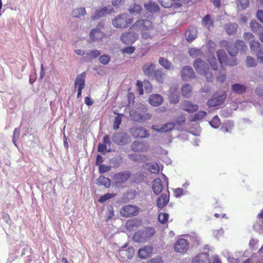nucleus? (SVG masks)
I'll return each mask as SVG.
<instances>
[{
  "label": "nucleus",
  "instance_id": "nucleus-8",
  "mask_svg": "<svg viewBox=\"0 0 263 263\" xmlns=\"http://www.w3.org/2000/svg\"><path fill=\"white\" fill-rule=\"evenodd\" d=\"M86 73L82 72L78 74L75 80L74 88L77 89V97L80 98L81 96L82 90L85 87Z\"/></svg>",
  "mask_w": 263,
  "mask_h": 263
},
{
  "label": "nucleus",
  "instance_id": "nucleus-32",
  "mask_svg": "<svg viewBox=\"0 0 263 263\" xmlns=\"http://www.w3.org/2000/svg\"><path fill=\"white\" fill-rule=\"evenodd\" d=\"M101 54V52L98 50H93L86 54L85 57L86 61H91L92 60L99 57Z\"/></svg>",
  "mask_w": 263,
  "mask_h": 263
},
{
  "label": "nucleus",
  "instance_id": "nucleus-31",
  "mask_svg": "<svg viewBox=\"0 0 263 263\" xmlns=\"http://www.w3.org/2000/svg\"><path fill=\"white\" fill-rule=\"evenodd\" d=\"M250 49L252 51L257 52V53L262 50V48L260 44L257 41L253 40L249 43Z\"/></svg>",
  "mask_w": 263,
  "mask_h": 263
},
{
  "label": "nucleus",
  "instance_id": "nucleus-28",
  "mask_svg": "<svg viewBox=\"0 0 263 263\" xmlns=\"http://www.w3.org/2000/svg\"><path fill=\"white\" fill-rule=\"evenodd\" d=\"M145 241L152 237L155 233V230L152 227H146L141 230Z\"/></svg>",
  "mask_w": 263,
  "mask_h": 263
},
{
  "label": "nucleus",
  "instance_id": "nucleus-51",
  "mask_svg": "<svg viewBox=\"0 0 263 263\" xmlns=\"http://www.w3.org/2000/svg\"><path fill=\"white\" fill-rule=\"evenodd\" d=\"M142 7L140 5L134 4L129 9L130 13H140L142 11Z\"/></svg>",
  "mask_w": 263,
  "mask_h": 263
},
{
  "label": "nucleus",
  "instance_id": "nucleus-56",
  "mask_svg": "<svg viewBox=\"0 0 263 263\" xmlns=\"http://www.w3.org/2000/svg\"><path fill=\"white\" fill-rule=\"evenodd\" d=\"M246 65L248 67H253L256 65V62L254 58L249 56L247 58Z\"/></svg>",
  "mask_w": 263,
  "mask_h": 263
},
{
  "label": "nucleus",
  "instance_id": "nucleus-49",
  "mask_svg": "<svg viewBox=\"0 0 263 263\" xmlns=\"http://www.w3.org/2000/svg\"><path fill=\"white\" fill-rule=\"evenodd\" d=\"M169 215L168 214L161 212L159 214L158 220L162 224L166 223L168 221Z\"/></svg>",
  "mask_w": 263,
  "mask_h": 263
},
{
  "label": "nucleus",
  "instance_id": "nucleus-57",
  "mask_svg": "<svg viewBox=\"0 0 263 263\" xmlns=\"http://www.w3.org/2000/svg\"><path fill=\"white\" fill-rule=\"evenodd\" d=\"M111 170V166L105 164H100L99 167V171L100 174H104L109 172Z\"/></svg>",
  "mask_w": 263,
  "mask_h": 263
},
{
  "label": "nucleus",
  "instance_id": "nucleus-25",
  "mask_svg": "<svg viewBox=\"0 0 263 263\" xmlns=\"http://www.w3.org/2000/svg\"><path fill=\"white\" fill-rule=\"evenodd\" d=\"M146 10L152 13H156L159 11L160 8L158 5L154 2H150L148 4H144Z\"/></svg>",
  "mask_w": 263,
  "mask_h": 263
},
{
  "label": "nucleus",
  "instance_id": "nucleus-45",
  "mask_svg": "<svg viewBox=\"0 0 263 263\" xmlns=\"http://www.w3.org/2000/svg\"><path fill=\"white\" fill-rule=\"evenodd\" d=\"M189 245V243L187 239L181 237L177 240L174 247H187Z\"/></svg>",
  "mask_w": 263,
  "mask_h": 263
},
{
  "label": "nucleus",
  "instance_id": "nucleus-7",
  "mask_svg": "<svg viewBox=\"0 0 263 263\" xmlns=\"http://www.w3.org/2000/svg\"><path fill=\"white\" fill-rule=\"evenodd\" d=\"M139 208L136 206L130 204L123 206L120 210V213L124 217H130L138 214Z\"/></svg>",
  "mask_w": 263,
  "mask_h": 263
},
{
  "label": "nucleus",
  "instance_id": "nucleus-26",
  "mask_svg": "<svg viewBox=\"0 0 263 263\" xmlns=\"http://www.w3.org/2000/svg\"><path fill=\"white\" fill-rule=\"evenodd\" d=\"M145 166L152 174H158L160 171V166L156 162L147 163L145 164Z\"/></svg>",
  "mask_w": 263,
  "mask_h": 263
},
{
  "label": "nucleus",
  "instance_id": "nucleus-55",
  "mask_svg": "<svg viewBox=\"0 0 263 263\" xmlns=\"http://www.w3.org/2000/svg\"><path fill=\"white\" fill-rule=\"evenodd\" d=\"M120 116H118L115 117V121L114 122L113 127L115 129H118L119 128V126L121 123V116L122 114L120 115Z\"/></svg>",
  "mask_w": 263,
  "mask_h": 263
},
{
  "label": "nucleus",
  "instance_id": "nucleus-50",
  "mask_svg": "<svg viewBox=\"0 0 263 263\" xmlns=\"http://www.w3.org/2000/svg\"><path fill=\"white\" fill-rule=\"evenodd\" d=\"M100 62L104 65H107L110 61V57L107 54H103L99 56V58Z\"/></svg>",
  "mask_w": 263,
  "mask_h": 263
},
{
  "label": "nucleus",
  "instance_id": "nucleus-17",
  "mask_svg": "<svg viewBox=\"0 0 263 263\" xmlns=\"http://www.w3.org/2000/svg\"><path fill=\"white\" fill-rule=\"evenodd\" d=\"M197 37V30L196 27L191 26L186 31L185 39L188 42H192Z\"/></svg>",
  "mask_w": 263,
  "mask_h": 263
},
{
  "label": "nucleus",
  "instance_id": "nucleus-34",
  "mask_svg": "<svg viewBox=\"0 0 263 263\" xmlns=\"http://www.w3.org/2000/svg\"><path fill=\"white\" fill-rule=\"evenodd\" d=\"M165 73L162 68H159L156 70L154 73V76L157 81L163 83Z\"/></svg>",
  "mask_w": 263,
  "mask_h": 263
},
{
  "label": "nucleus",
  "instance_id": "nucleus-18",
  "mask_svg": "<svg viewBox=\"0 0 263 263\" xmlns=\"http://www.w3.org/2000/svg\"><path fill=\"white\" fill-rule=\"evenodd\" d=\"M132 135L136 138H144L149 136L148 132L144 127L135 128L132 130Z\"/></svg>",
  "mask_w": 263,
  "mask_h": 263
},
{
  "label": "nucleus",
  "instance_id": "nucleus-62",
  "mask_svg": "<svg viewBox=\"0 0 263 263\" xmlns=\"http://www.w3.org/2000/svg\"><path fill=\"white\" fill-rule=\"evenodd\" d=\"M183 190L181 188H177L174 190V195L176 197H180L183 195Z\"/></svg>",
  "mask_w": 263,
  "mask_h": 263
},
{
  "label": "nucleus",
  "instance_id": "nucleus-48",
  "mask_svg": "<svg viewBox=\"0 0 263 263\" xmlns=\"http://www.w3.org/2000/svg\"><path fill=\"white\" fill-rule=\"evenodd\" d=\"M209 123L211 126L215 128H218L221 124L220 120L217 116H215L213 117Z\"/></svg>",
  "mask_w": 263,
  "mask_h": 263
},
{
  "label": "nucleus",
  "instance_id": "nucleus-39",
  "mask_svg": "<svg viewBox=\"0 0 263 263\" xmlns=\"http://www.w3.org/2000/svg\"><path fill=\"white\" fill-rule=\"evenodd\" d=\"M107 13V9L106 7H104L101 10H97L95 14L91 16L93 20H97L100 17L104 16Z\"/></svg>",
  "mask_w": 263,
  "mask_h": 263
},
{
  "label": "nucleus",
  "instance_id": "nucleus-54",
  "mask_svg": "<svg viewBox=\"0 0 263 263\" xmlns=\"http://www.w3.org/2000/svg\"><path fill=\"white\" fill-rule=\"evenodd\" d=\"M135 49L136 48L134 46H128L121 49V51L123 54L127 53L128 54H130L134 52Z\"/></svg>",
  "mask_w": 263,
  "mask_h": 263
},
{
  "label": "nucleus",
  "instance_id": "nucleus-35",
  "mask_svg": "<svg viewBox=\"0 0 263 263\" xmlns=\"http://www.w3.org/2000/svg\"><path fill=\"white\" fill-rule=\"evenodd\" d=\"M250 28L252 31L258 33L263 31V26L257 23L256 21H253L250 23Z\"/></svg>",
  "mask_w": 263,
  "mask_h": 263
},
{
  "label": "nucleus",
  "instance_id": "nucleus-44",
  "mask_svg": "<svg viewBox=\"0 0 263 263\" xmlns=\"http://www.w3.org/2000/svg\"><path fill=\"white\" fill-rule=\"evenodd\" d=\"M233 128V124L230 121L224 123L221 127V130L223 133L231 132Z\"/></svg>",
  "mask_w": 263,
  "mask_h": 263
},
{
  "label": "nucleus",
  "instance_id": "nucleus-46",
  "mask_svg": "<svg viewBox=\"0 0 263 263\" xmlns=\"http://www.w3.org/2000/svg\"><path fill=\"white\" fill-rule=\"evenodd\" d=\"M235 45L236 47L238 49V51H245L247 49V45L242 40H237Z\"/></svg>",
  "mask_w": 263,
  "mask_h": 263
},
{
  "label": "nucleus",
  "instance_id": "nucleus-3",
  "mask_svg": "<svg viewBox=\"0 0 263 263\" xmlns=\"http://www.w3.org/2000/svg\"><path fill=\"white\" fill-rule=\"evenodd\" d=\"M226 49L232 57L230 59H228L227 55L223 50L219 49L216 52L217 56L221 66L223 67L224 66H233L236 65L237 61L234 57L237 54L238 49L234 45L227 46Z\"/></svg>",
  "mask_w": 263,
  "mask_h": 263
},
{
  "label": "nucleus",
  "instance_id": "nucleus-15",
  "mask_svg": "<svg viewBox=\"0 0 263 263\" xmlns=\"http://www.w3.org/2000/svg\"><path fill=\"white\" fill-rule=\"evenodd\" d=\"M128 136L126 134L122 133H117L113 135L112 137V141L118 144L123 145L127 141Z\"/></svg>",
  "mask_w": 263,
  "mask_h": 263
},
{
  "label": "nucleus",
  "instance_id": "nucleus-60",
  "mask_svg": "<svg viewBox=\"0 0 263 263\" xmlns=\"http://www.w3.org/2000/svg\"><path fill=\"white\" fill-rule=\"evenodd\" d=\"M136 221L133 219L128 220L126 223V226L128 228L133 229L136 226Z\"/></svg>",
  "mask_w": 263,
  "mask_h": 263
},
{
  "label": "nucleus",
  "instance_id": "nucleus-23",
  "mask_svg": "<svg viewBox=\"0 0 263 263\" xmlns=\"http://www.w3.org/2000/svg\"><path fill=\"white\" fill-rule=\"evenodd\" d=\"M153 252V248H141L138 252L139 257L141 259H146L149 257Z\"/></svg>",
  "mask_w": 263,
  "mask_h": 263
},
{
  "label": "nucleus",
  "instance_id": "nucleus-24",
  "mask_svg": "<svg viewBox=\"0 0 263 263\" xmlns=\"http://www.w3.org/2000/svg\"><path fill=\"white\" fill-rule=\"evenodd\" d=\"M155 71V65L153 63L145 64L143 66V71L146 76H152Z\"/></svg>",
  "mask_w": 263,
  "mask_h": 263
},
{
  "label": "nucleus",
  "instance_id": "nucleus-43",
  "mask_svg": "<svg viewBox=\"0 0 263 263\" xmlns=\"http://www.w3.org/2000/svg\"><path fill=\"white\" fill-rule=\"evenodd\" d=\"M86 11L84 8H79L73 9L72 12V15L74 17H80L85 14Z\"/></svg>",
  "mask_w": 263,
  "mask_h": 263
},
{
  "label": "nucleus",
  "instance_id": "nucleus-33",
  "mask_svg": "<svg viewBox=\"0 0 263 263\" xmlns=\"http://www.w3.org/2000/svg\"><path fill=\"white\" fill-rule=\"evenodd\" d=\"M232 90L236 93L242 94L246 91L245 85L240 84H235L232 86Z\"/></svg>",
  "mask_w": 263,
  "mask_h": 263
},
{
  "label": "nucleus",
  "instance_id": "nucleus-21",
  "mask_svg": "<svg viewBox=\"0 0 263 263\" xmlns=\"http://www.w3.org/2000/svg\"><path fill=\"white\" fill-rule=\"evenodd\" d=\"M131 147L132 150L135 152H141L147 150L145 143L138 141L133 142L131 145Z\"/></svg>",
  "mask_w": 263,
  "mask_h": 263
},
{
  "label": "nucleus",
  "instance_id": "nucleus-38",
  "mask_svg": "<svg viewBox=\"0 0 263 263\" xmlns=\"http://www.w3.org/2000/svg\"><path fill=\"white\" fill-rule=\"evenodd\" d=\"M208 258V254L205 253H201L195 256L192 263H204Z\"/></svg>",
  "mask_w": 263,
  "mask_h": 263
},
{
  "label": "nucleus",
  "instance_id": "nucleus-37",
  "mask_svg": "<svg viewBox=\"0 0 263 263\" xmlns=\"http://www.w3.org/2000/svg\"><path fill=\"white\" fill-rule=\"evenodd\" d=\"M98 183L100 185H103L106 188H108L110 186V180L108 178L104 176H100L98 179Z\"/></svg>",
  "mask_w": 263,
  "mask_h": 263
},
{
  "label": "nucleus",
  "instance_id": "nucleus-58",
  "mask_svg": "<svg viewBox=\"0 0 263 263\" xmlns=\"http://www.w3.org/2000/svg\"><path fill=\"white\" fill-rule=\"evenodd\" d=\"M98 151L102 154H105L107 152V146L103 143H99L98 147ZM107 152H110V151L108 150Z\"/></svg>",
  "mask_w": 263,
  "mask_h": 263
},
{
  "label": "nucleus",
  "instance_id": "nucleus-61",
  "mask_svg": "<svg viewBox=\"0 0 263 263\" xmlns=\"http://www.w3.org/2000/svg\"><path fill=\"white\" fill-rule=\"evenodd\" d=\"M137 90L139 91V95H142L143 94L142 82L139 80H138L137 82Z\"/></svg>",
  "mask_w": 263,
  "mask_h": 263
},
{
  "label": "nucleus",
  "instance_id": "nucleus-10",
  "mask_svg": "<svg viewBox=\"0 0 263 263\" xmlns=\"http://www.w3.org/2000/svg\"><path fill=\"white\" fill-rule=\"evenodd\" d=\"M226 97V92H222L221 95L214 94L212 98L208 101L207 105L210 107H216L222 104Z\"/></svg>",
  "mask_w": 263,
  "mask_h": 263
},
{
  "label": "nucleus",
  "instance_id": "nucleus-16",
  "mask_svg": "<svg viewBox=\"0 0 263 263\" xmlns=\"http://www.w3.org/2000/svg\"><path fill=\"white\" fill-rule=\"evenodd\" d=\"M182 109L187 112H194L198 109V106L189 101H184L181 103Z\"/></svg>",
  "mask_w": 263,
  "mask_h": 263
},
{
  "label": "nucleus",
  "instance_id": "nucleus-40",
  "mask_svg": "<svg viewBox=\"0 0 263 263\" xmlns=\"http://www.w3.org/2000/svg\"><path fill=\"white\" fill-rule=\"evenodd\" d=\"M159 63L166 69H171L173 67L172 64L164 58L160 57L159 59Z\"/></svg>",
  "mask_w": 263,
  "mask_h": 263
},
{
  "label": "nucleus",
  "instance_id": "nucleus-29",
  "mask_svg": "<svg viewBox=\"0 0 263 263\" xmlns=\"http://www.w3.org/2000/svg\"><path fill=\"white\" fill-rule=\"evenodd\" d=\"M202 24L208 29L214 26V22L211 19L210 14H206L202 18Z\"/></svg>",
  "mask_w": 263,
  "mask_h": 263
},
{
  "label": "nucleus",
  "instance_id": "nucleus-52",
  "mask_svg": "<svg viewBox=\"0 0 263 263\" xmlns=\"http://www.w3.org/2000/svg\"><path fill=\"white\" fill-rule=\"evenodd\" d=\"M115 196H116L115 194H110V193L105 194L104 195L101 196L100 197V198L99 199V201L101 203L104 202L107 200L111 198H113Z\"/></svg>",
  "mask_w": 263,
  "mask_h": 263
},
{
  "label": "nucleus",
  "instance_id": "nucleus-12",
  "mask_svg": "<svg viewBox=\"0 0 263 263\" xmlns=\"http://www.w3.org/2000/svg\"><path fill=\"white\" fill-rule=\"evenodd\" d=\"M131 175L129 171L121 172L116 174L114 179L116 184L120 185L125 183L131 177Z\"/></svg>",
  "mask_w": 263,
  "mask_h": 263
},
{
  "label": "nucleus",
  "instance_id": "nucleus-2",
  "mask_svg": "<svg viewBox=\"0 0 263 263\" xmlns=\"http://www.w3.org/2000/svg\"><path fill=\"white\" fill-rule=\"evenodd\" d=\"M130 29L140 30L143 39H152L156 33V29L153 23L148 20L141 19L137 21Z\"/></svg>",
  "mask_w": 263,
  "mask_h": 263
},
{
  "label": "nucleus",
  "instance_id": "nucleus-5",
  "mask_svg": "<svg viewBox=\"0 0 263 263\" xmlns=\"http://www.w3.org/2000/svg\"><path fill=\"white\" fill-rule=\"evenodd\" d=\"M133 17L124 13L117 15L112 21L113 26L118 29H123L128 27L133 22Z\"/></svg>",
  "mask_w": 263,
  "mask_h": 263
},
{
  "label": "nucleus",
  "instance_id": "nucleus-19",
  "mask_svg": "<svg viewBox=\"0 0 263 263\" xmlns=\"http://www.w3.org/2000/svg\"><path fill=\"white\" fill-rule=\"evenodd\" d=\"M163 102V97L159 94H153L148 98L149 103L153 106H158L162 104Z\"/></svg>",
  "mask_w": 263,
  "mask_h": 263
},
{
  "label": "nucleus",
  "instance_id": "nucleus-63",
  "mask_svg": "<svg viewBox=\"0 0 263 263\" xmlns=\"http://www.w3.org/2000/svg\"><path fill=\"white\" fill-rule=\"evenodd\" d=\"M243 38L246 41H249L250 40L253 39L254 36L251 32H245L243 34Z\"/></svg>",
  "mask_w": 263,
  "mask_h": 263
},
{
  "label": "nucleus",
  "instance_id": "nucleus-59",
  "mask_svg": "<svg viewBox=\"0 0 263 263\" xmlns=\"http://www.w3.org/2000/svg\"><path fill=\"white\" fill-rule=\"evenodd\" d=\"M210 263H221V261L217 255H213L209 259Z\"/></svg>",
  "mask_w": 263,
  "mask_h": 263
},
{
  "label": "nucleus",
  "instance_id": "nucleus-11",
  "mask_svg": "<svg viewBox=\"0 0 263 263\" xmlns=\"http://www.w3.org/2000/svg\"><path fill=\"white\" fill-rule=\"evenodd\" d=\"M104 27V24L100 23L96 28L92 29L90 32V38L92 41H98L102 39L104 34L101 29Z\"/></svg>",
  "mask_w": 263,
  "mask_h": 263
},
{
  "label": "nucleus",
  "instance_id": "nucleus-6",
  "mask_svg": "<svg viewBox=\"0 0 263 263\" xmlns=\"http://www.w3.org/2000/svg\"><path fill=\"white\" fill-rule=\"evenodd\" d=\"M143 114H141L135 110L129 111V115L132 119L136 121L143 122L149 120L151 118L150 114L147 112V109L144 106L142 107Z\"/></svg>",
  "mask_w": 263,
  "mask_h": 263
},
{
  "label": "nucleus",
  "instance_id": "nucleus-22",
  "mask_svg": "<svg viewBox=\"0 0 263 263\" xmlns=\"http://www.w3.org/2000/svg\"><path fill=\"white\" fill-rule=\"evenodd\" d=\"M152 189L156 195H158L162 192L163 185L160 178H157L154 180L153 182Z\"/></svg>",
  "mask_w": 263,
  "mask_h": 263
},
{
  "label": "nucleus",
  "instance_id": "nucleus-14",
  "mask_svg": "<svg viewBox=\"0 0 263 263\" xmlns=\"http://www.w3.org/2000/svg\"><path fill=\"white\" fill-rule=\"evenodd\" d=\"M170 192L167 189L166 191L163 192L157 200V205L160 209L163 208L169 201Z\"/></svg>",
  "mask_w": 263,
  "mask_h": 263
},
{
  "label": "nucleus",
  "instance_id": "nucleus-1",
  "mask_svg": "<svg viewBox=\"0 0 263 263\" xmlns=\"http://www.w3.org/2000/svg\"><path fill=\"white\" fill-rule=\"evenodd\" d=\"M209 62L211 68H209L208 63L200 59H196L193 63V66L198 73L202 74L205 77L207 82H213L216 77L217 82H224L226 79L225 72H221L217 69L218 65L215 57L213 56Z\"/></svg>",
  "mask_w": 263,
  "mask_h": 263
},
{
  "label": "nucleus",
  "instance_id": "nucleus-13",
  "mask_svg": "<svg viewBox=\"0 0 263 263\" xmlns=\"http://www.w3.org/2000/svg\"><path fill=\"white\" fill-rule=\"evenodd\" d=\"M181 76L184 81H189L195 78V73L191 66H185L181 70Z\"/></svg>",
  "mask_w": 263,
  "mask_h": 263
},
{
  "label": "nucleus",
  "instance_id": "nucleus-20",
  "mask_svg": "<svg viewBox=\"0 0 263 263\" xmlns=\"http://www.w3.org/2000/svg\"><path fill=\"white\" fill-rule=\"evenodd\" d=\"M175 126V124L173 122H168L165 124H164L160 128H158V126L157 125H153L152 127V128L158 132H168L172 130Z\"/></svg>",
  "mask_w": 263,
  "mask_h": 263
},
{
  "label": "nucleus",
  "instance_id": "nucleus-41",
  "mask_svg": "<svg viewBox=\"0 0 263 263\" xmlns=\"http://www.w3.org/2000/svg\"><path fill=\"white\" fill-rule=\"evenodd\" d=\"M237 25L236 24H228L225 26V29L227 33L232 35L236 33L237 31Z\"/></svg>",
  "mask_w": 263,
  "mask_h": 263
},
{
  "label": "nucleus",
  "instance_id": "nucleus-53",
  "mask_svg": "<svg viewBox=\"0 0 263 263\" xmlns=\"http://www.w3.org/2000/svg\"><path fill=\"white\" fill-rule=\"evenodd\" d=\"M238 6L242 8V9H246L249 5V0H236Z\"/></svg>",
  "mask_w": 263,
  "mask_h": 263
},
{
  "label": "nucleus",
  "instance_id": "nucleus-30",
  "mask_svg": "<svg viewBox=\"0 0 263 263\" xmlns=\"http://www.w3.org/2000/svg\"><path fill=\"white\" fill-rule=\"evenodd\" d=\"M180 96L176 90H170L169 102L171 104H176L179 102Z\"/></svg>",
  "mask_w": 263,
  "mask_h": 263
},
{
  "label": "nucleus",
  "instance_id": "nucleus-64",
  "mask_svg": "<svg viewBox=\"0 0 263 263\" xmlns=\"http://www.w3.org/2000/svg\"><path fill=\"white\" fill-rule=\"evenodd\" d=\"M256 16L258 20L263 23V11L259 10L257 11Z\"/></svg>",
  "mask_w": 263,
  "mask_h": 263
},
{
  "label": "nucleus",
  "instance_id": "nucleus-36",
  "mask_svg": "<svg viewBox=\"0 0 263 263\" xmlns=\"http://www.w3.org/2000/svg\"><path fill=\"white\" fill-rule=\"evenodd\" d=\"M192 93V87L189 84H185L181 87L182 95L185 98H189Z\"/></svg>",
  "mask_w": 263,
  "mask_h": 263
},
{
  "label": "nucleus",
  "instance_id": "nucleus-4",
  "mask_svg": "<svg viewBox=\"0 0 263 263\" xmlns=\"http://www.w3.org/2000/svg\"><path fill=\"white\" fill-rule=\"evenodd\" d=\"M162 6L173 9H187L193 4V0H159Z\"/></svg>",
  "mask_w": 263,
  "mask_h": 263
},
{
  "label": "nucleus",
  "instance_id": "nucleus-42",
  "mask_svg": "<svg viewBox=\"0 0 263 263\" xmlns=\"http://www.w3.org/2000/svg\"><path fill=\"white\" fill-rule=\"evenodd\" d=\"M133 239L135 242H142L145 241L142 231L141 230L137 231L133 235Z\"/></svg>",
  "mask_w": 263,
  "mask_h": 263
},
{
  "label": "nucleus",
  "instance_id": "nucleus-9",
  "mask_svg": "<svg viewBox=\"0 0 263 263\" xmlns=\"http://www.w3.org/2000/svg\"><path fill=\"white\" fill-rule=\"evenodd\" d=\"M138 39V34L137 33L127 31L123 33L120 37V40L124 44H132Z\"/></svg>",
  "mask_w": 263,
  "mask_h": 263
},
{
  "label": "nucleus",
  "instance_id": "nucleus-47",
  "mask_svg": "<svg viewBox=\"0 0 263 263\" xmlns=\"http://www.w3.org/2000/svg\"><path fill=\"white\" fill-rule=\"evenodd\" d=\"M189 54L192 57H197L202 54L200 49L196 48H191L189 49Z\"/></svg>",
  "mask_w": 263,
  "mask_h": 263
},
{
  "label": "nucleus",
  "instance_id": "nucleus-27",
  "mask_svg": "<svg viewBox=\"0 0 263 263\" xmlns=\"http://www.w3.org/2000/svg\"><path fill=\"white\" fill-rule=\"evenodd\" d=\"M206 112L200 110L193 116H191L189 120L191 122H194L203 119L206 117Z\"/></svg>",
  "mask_w": 263,
  "mask_h": 263
}]
</instances>
